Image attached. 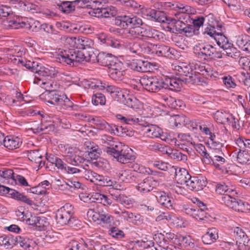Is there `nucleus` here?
<instances>
[{"label": "nucleus", "instance_id": "72a5a7b5", "mask_svg": "<svg viewBox=\"0 0 250 250\" xmlns=\"http://www.w3.org/2000/svg\"><path fill=\"white\" fill-rule=\"evenodd\" d=\"M185 213L197 220H203L205 217L206 212L203 208L188 207L185 208Z\"/></svg>", "mask_w": 250, "mask_h": 250}, {"label": "nucleus", "instance_id": "c03bdc74", "mask_svg": "<svg viewBox=\"0 0 250 250\" xmlns=\"http://www.w3.org/2000/svg\"><path fill=\"white\" fill-rule=\"evenodd\" d=\"M28 159L36 164H39V166L42 167L44 165V162L41 160L42 155L38 150H30L27 152Z\"/></svg>", "mask_w": 250, "mask_h": 250}, {"label": "nucleus", "instance_id": "cd10ccee", "mask_svg": "<svg viewBox=\"0 0 250 250\" xmlns=\"http://www.w3.org/2000/svg\"><path fill=\"white\" fill-rule=\"evenodd\" d=\"M117 58L111 54L106 53L105 52H101L98 54L97 56L96 55L95 58V61L101 65L107 66H110V64H112L113 62Z\"/></svg>", "mask_w": 250, "mask_h": 250}, {"label": "nucleus", "instance_id": "c756f323", "mask_svg": "<svg viewBox=\"0 0 250 250\" xmlns=\"http://www.w3.org/2000/svg\"><path fill=\"white\" fill-rule=\"evenodd\" d=\"M156 198L161 205L169 209L173 208L174 200L167 193L164 191H160L156 195Z\"/></svg>", "mask_w": 250, "mask_h": 250}, {"label": "nucleus", "instance_id": "4d7b16f0", "mask_svg": "<svg viewBox=\"0 0 250 250\" xmlns=\"http://www.w3.org/2000/svg\"><path fill=\"white\" fill-rule=\"evenodd\" d=\"M14 60L17 62V64H21L22 66H25L26 68L31 69V71L35 72L36 67H39L38 63L34 62L26 61L23 60L22 59L14 58Z\"/></svg>", "mask_w": 250, "mask_h": 250}, {"label": "nucleus", "instance_id": "9d476101", "mask_svg": "<svg viewBox=\"0 0 250 250\" xmlns=\"http://www.w3.org/2000/svg\"><path fill=\"white\" fill-rule=\"evenodd\" d=\"M140 83L147 91L151 92L164 88V81L159 77L144 76L140 80Z\"/></svg>", "mask_w": 250, "mask_h": 250}, {"label": "nucleus", "instance_id": "58836bf2", "mask_svg": "<svg viewBox=\"0 0 250 250\" xmlns=\"http://www.w3.org/2000/svg\"><path fill=\"white\" fill-rule=\"evenodd\" d=\"M188 68L187 66H184L183 67L182 66L176 65L175 66L174 69L176 71L177 75L188 77V78L186 79V80L188 82L192 83H196V80L197 78L196 75H194L192 73L187 72Z\"/></svg>", "mask_w": 250, "mask_h": 250}, {"label": "nucleus", "instance_id": "2eb2a0df", "mask_svg": "<svg viewBox=\"0 0 250 250\" xmlns=\"http://www.w3.org/2000/svg\"><path fill=\"white\" fill-rule=\"evenodd\" d=\"M83 148L85 149L83 154H81L84 158L83 161L90 159H96L99 156V149L98 146L94 142L90 141H86L83 144Z\"/></svg>", "mask_w": 250, "mask_h": 250}, {"label": "nucleus", "instance_id": "5fc2aeb1", "mask_svg": "<svg viewBox=\"0 0 250 250\" xmlns=\"http://www.w3.org/2000/svg\"><path fill=\"white\" fill-rule=\"evenodd\" d=\"M125 49L130 53L139 54L141 50L140 44L136 42H125L124 43Z\"/></svg>", "mask_w": 250, "mask_h": 250}, {"label": "nucleus", "instance_id": "4c0bfd02", "mask_svg": "<svg viewBox=\"0 0 250 250\" xmlns=\"http://www.w3.org/2000/svg\"><path fill=\"white\" fill-rule=\"evenodd\" d=\"M96 55L91 50H79V63H84L87 62H95Z\"/></svg>", "mask_w": 250, "mask_h": 250}, {"label": "nucleus", "instance_id": "6ab92c4d", "mask_svg": "<svg viewBox=\"0 0 250 250\" xmlns=\"http://www.w3.org/2000/svg\"><path fill=\"white\" fill-rule=\"evenodd\" d=\"M56 58V61L61 63L71 65L74 62H77L78 53L73 49H71L69 51V54H66L62 52L61 54H57Z\"/></svg>", "mask_w": 250, "mask_h": 250}, {"label": "nucleus", "instance_id": "e2e57ef3", "mask_svg": "<svg viewBox=\"0 0 250 250\" xmlns=\"http://www.w3.org/2000/svg\"><path fill=\"white\" fill-rule=\"evenodd\" d=\"M237 161L242 164H250V155L246 151H239L237 153Z\"/></svg>", "mask_w": 250, "mask_h": 250}, {"label": "nucleus", "instance_id": "774afa93", "mask_svg": "<svg viewBox=\"0 0 250 250\" xmlns=\"http://www.w3.org/2000/svg\"><path fill=\"white\" fill-rule=\"evenodd\" d=\"M49 225L47 219L43 216H38L36 227L40 230H44Z\"/></svg>", "mask_w": 250, "mask_h": 250}, {"label": "nucleus", "instance_id": "aec40b11", "mask_svg": "<svg viewBox=\"0 0 250 250\" xmlns=\"http://www.w3.org/2000/svg\"><path fill=\"white\" fill-rule=\"evenodd\" d=\"M101 5V6H102ZM94 13L95 16L98 18H109L110 17H114L117 14V9L113 6L106 8H103L102 6H97L96 7L93 8Z\"/></svg>", "mask_w": 250, "mask_h": 250}, {"label": "nucleus", "instance_id": "393cba45", "mask_svg": "<svg viewBox=\"0 0 250 250\" xmlns=\"http://www.w3.org/2000/svg\"><path fill=\"white\" fill-rule=\"evenodd\" d=\"M110 195L114 200L127 208H130L133 206V200L125 194L120 193V191L115 190L114 192L110 193Z\"/></svg>", "mask_w": 250, "mask_h": 250}, {"label": "nucleus", "instance_id": "ddd939ff", "mask_svg": "<svg viewBox=\"0 0 250 250\" xmlns=\"http://www.w3.org/2000/svg\"><path fill=\"white\" fill-rule=\"evenodd\" d=\"M73 214V207L69 204H66L57 211L56 218L58 223L62 226L66 225L70 220Z\"/></svg>", "mask_w": 250, "mask_h": 250}, {"label": "nucleus", "instance_id": "0e129e2a", "mask_svg": "<svg viewBox=\"0 0 250 250\" xmlns=\"http://www.w3.org/2000/svg\"><path fill=\"white\" fill-rule=\"evenodd\" d=\"M227 162L222 156L214 155L212 162V165L217 168L222 170L223 166Z\"/></svg>", "mask_w": 250, "mask_h": 250}, {"label": "nucleus", "instance_id": "a878e982", "mask_svg": "<svg viewBox=\"0 0 250 250\" xmlns=\"http://www.w3.org/2000/svg\"><path fill=\"white\" fill-rule=\"evenodd\" d=\"M97 38L102 44H105L106 46L118 48L122 45V42L120 41L108 36L103 33L99 34Z\"/></svg>", "mask_w": 250, "mask_h": 250}, {"label": "nucleus", "instance_id": "8fccbe9b", "mask_svg": "<svg viewBox=\"0 0 250 250\" xmlns=\"http://www.w3.org/2000/svg\"><path fill=\"white\" fill-rule=\"evenodd\" d=\"M117 1L120 2L126 7L130 8L137 14L139 12V9L142 5L133 0H116L114 1H109V2L115 3Z\"/></svg>", "mask_w": 250, "mask_h": 250}, {"label": "nucleus", "instance_id": "bf43d9fd", "mask_svg": "<svg viewBox=\"0 0 250 250\" xmlns=\"http://www.w3.org/2000/svg\"><path fill=\"white\" fill-rule=\"evenodd\" d=\"M177 239L181 246L186 247L193 245V240L189 235H180L178 236Z\"/></svg>", "mask_w": 250, "mask_h": 250}, {"label": "nucleus", "instance_id": "4be33fe9", "mask_svg": "<svg viewBox=\"0 0 250 250\" xmlns=\"http://www.w3.org/2000/svg\"><path fill=\"white\" fill-rule=\"evenodd\" d=\"M131 69L140 72L150 71L152 69V64L146 61L133 60L130 63Z\"/></svg>", "mask_w": 250, "mask_h": 250}, {"label": "nucleus", "instance_id": "20e7f679", "mask_svg": "<svg viewBox=\"0 0 250 250\" xmlns=\"http://www.w3.org/2000/svg\"><path fill=\"white\" fill-rule=\"evenodd\" d=\"M87 216L90 220L103 227H110L114 224V216L106 213L104 210L90 209L87 211Z\"/></svg>", "mask_w": 250, "mask_h": 250}, {"label": "nucleus", "instance_id": "a19ab883", "mask_svg": "<svg viewBox=\"0 0 250 250\" xmlns=\"http://www.w3.org/2000/svg\"><path fill=\"white\" fill-rule=\"evenodd\" d=\"M15 240L12 235H3L0 237V246L6 249H11L16 245Z\"/></svg>", "mask_w": 250, "mask_h": 250}, {"label": "nucleus", "instance_id": "3c124183", "mask_svg": "<svg viewBox=\"0 0 250 250\" xmlns=\"http://www.w3.org/2000/svg\"><path fill=\"white\" fill-rule=\"evenodd\" d=\"M122 217L126 219L127 221L134 224H138L141 221V216L139 214L127 211L122 212Z\"/></svg>", "mask_w": 250, "mask_h": 250}, {"label": "nucleus", "instance_id": "4468645a", "mask_svg": "<svg viewBox=\"0 0 250 250\" xmlns=\"http://www.w3.org/2000/svg\"><path fill=\"white\" fill-rule=\"evenodd\" d=\"M152 16V18L151 20L159 22H164L165 20H167V23L169 24L167 28L170 31H173L174 28L180 29L179 28V26L182 27V24L185 25L183 22L179 20H177L174 19H167L163 12L155 9H154Z\"/></svg>", "mask_w": 250, "mask_h": 250}, {"label": "nucleus", "instance_id": "0eeeda50", "mask_svg": "<svg viewBox=\"0 0 250 250\" xmlns=\"http://www.w3.org/2000/svg\"><path fill=\"white\" fill-rule=\"evenodd\" d=\"M141 130L142 134L148 137L160 138L161 140L168 142L169 140L174 141L176 144V139L172 140L171 138V134L169 133L164 134L162 129L157 125H149L141 126Z\"/></svg>", "mask_w": 250, "mask_h": 250}, {"label": "nucleus", "instance_id": "864d4df0", "mask_svg": "<svg viewBox=\"0 0 250 250\" xmlns=\"http://www.w3.org/2000/svg\"><path fill=\"white\" fill-rule=\"evenodd\" d=\"M155 240L158 245V247L155 248L156 250H171L168 247L167 242L163 234L160 233L158 236H156Z\"/></svg>", "mask_w": 250, "mask_h": 250}, {"label": "nucleus", "instance_id": "423d86ee", "mask_svg": "<svg viewBox=\"0 0 250 250\" xmlns=\"http://www.w3.org/2000/svg\"><path fill=\"white\" fill-rule=\"evenodd\" d=\"M116 90L112 94L116 93L119 100L127 106L136 112H140L144 108L143 104L132 95H129L115 87Z\"/></svg>", "mask_w": 250, "mask_h": 250}, {"label": "nucleus", "instance_id": "9b49d317", "mask_svg": "<svg viewBox=\"0 0 250 250\" xmlns=\"http://www.w3.org/2000/svg\"><path fill=\"white\" fill-rule=\"evenodd\" d=\"M217 29L218 30L217 34L214 36V40L217 44L224 50L226 55L230 57L234 58L237 55L232 52V50H235V48H230L231 44L229 42L227 38L223 35L224 28L222 24L217 25Z\"/></svg>", "mask_w": 250, "mask_h": 250}, {"label": "nucleus", "instance_id": "7c9ffc66", "mask_svg": "<svg viewBox=\"0 0 250 250\" xmlns=\"http://www.w3.org/2000/svg\"><path fill=\"white\" fill-rule=\"evenodd\" d=\"M173 170L175 171V180L179 184H185L187 186L188 181L191 177L188 171L185 168H176L175 167Z\"/></svg>", "mask_w": 250, "mask_h": 250}, {"label": "nucleus", "instance_id": "39448f33", "mask_svg": "<svg viewBox=\"0 0 250 250\" xmlns=\"http://www.w3.org/2000/svg\"><path fill=\"white\" fill-rule=\"evenodd\" d=\"M79 86L83 88L84 90L91 89L97 91L106 92L110 94H112L116 90L115 86L110 85L107 83L99 80L89 81L83 79L79 83Z\"/></svg>", "mask_w": 250, "mask_h": 250}, {"label": "nucleus", "instance_id": "b1692460", "mask_svg": "<svg viewBox=\"0 0 250 250\" xmlns=\"http://www.w3.org/2000/svg\"><path fill=\"white\" fill-rule=\"evenodd\" d=\"M206 186V182L203 177H190L187 185V188L192 191H199Z\"/></svg>", "mask_w": 250, "mask_h": 250}, {"label": "nucleus", "instance_id": "bb28decb", "mask_svg": "<svg viewBox=\"0 0 250 250\" xmlns=\"http://www.w3.org/2000/svg\"><path fill=\"white\" fill-rule=\"evenodd\" d=\"M214 50V47L207 43H198L194 47L195 53L200 56L210 57Z\"/></svg>", "mask_w": 250, "mask_h": 250}, {"label": "nucleus", "instance_id": "f8f14e48", "mask_svg": "<svg viewBox=\"0 0 250 250\" xmlns=\"http://www.w3.org/2000/svg\"><path fill=\"white\" fill-rule=\"evenodd\" d=\"M8 26L12 28H19L20 27L25 28L30 31L37 32L41 28V23L33 19H28L21 22H17L15 21H9Z\"/></svg>", "mask_w": 250, "mask_h": 250}, {"label": "nucleus", "instance_id": "37998d69", "mask_svg": "<svg viewBox=\"0 0 250 250\" xmlns=\"http://www.w3.org/2000/svg\"><path fill=\"white\" fill-rule=\"evenodd\" d=\"M210 66L206 63H201L198 62L196 63L194 66L195 71L194 72H192L194 75H196L197 79L196 80V83L199 81V77L196 75V73L200 74L205 77H207L208 71H210Z\"/></svg>", "mask_w": 250, "mask_h": 250}, {"label": "nucleus", "instance_id": "09e8293b", "mask_svg": "<svg viewBox=\"0 0 250 250\" xmlns=\"http://www.w3.org/2000/svg\"><path fill=\"white\" fill-rule=\"evenodd\" d=\"M168 223L176 227H186L188 224L187 222L182 217L170 213Z\"/></svg>", "mask_w": 250, "mask_h": 250}, {"label": "nucleus", "instance_id": "6e6d98bb", "mask_svg": "<svg viewBox=\"0 0 250 250\" xmlns=\"http://www.w3.org/2000/svg\"><path fill=\"white\" fill-rule=\"evenodd\" d=\"M101 141L105 146H107V152L109 148H116V146H118L117 143H120V142L116 141V139L113 138L112 137L106 135H104L102 136Z\"/></svg>", "mask_w": 250, "mask_h": 250}, {"label": "nucleus", "instance_id": "680f3d73", "mask_svg": "<svg viewBox=\"0 0 250 250\" xmlns=\"http://www.w3.org/2000/svg\"><path fill=\"white\" fill-rule=\"evenodd\" d=\"M91 101L94 105H104L105 104L106 99L103 94L96 93L93 95Z\"/></svg>", "mask_w": 250, "mask_h": 250}, {"label": "nucleus", "instance_id": "c9c22d12", "mask_svg": "<svg viewBox=\"0 0 250 250\" xmlns=\"http://www.w3.org/2000/svg\"><path fill=\"white\" fill-rule=\"evenodd\" d=\"M177 53L176 50L165 45H157L155 54L158 56L172 58Z\"/></svg>", "mask_w": 250, "mask_h": 250}, {"label": "nucleus", "instance_id": "1a4fd4ad", "mask_svg": "<svg viewBox=\"0 0 250 250\" xmlns=\"http://www.w3.org/2000/svg\"><path fill=\"white\" fill-rule=\"evenodd\" d=\"M233 195L226 194L222 197V202L228 207L238 212H247L250 211V205L240 200H236L232 197Z\"/></svg>", "mask_w": 250, "mask_h": 250}, {"label": "nucleus", "instance_id": "49530a36", "mask_svg": "<svg viewBox=\"0 0 250 250\" xmlns=\"http://www.w3.org/2000/svg\"><path fill=\"white\" fill-rule=\"evenodd\" d=\"M120 180L125 183H130L134 179V172L130 169L120 171L118 174Z\"/></svg>", "mask_w": 250, "mask_h": 250}, {"label": "nucleus", "instance_id": "ea45409f", "mask_svg": "<svg viewBox=\"0 0 250 250\" xmlns=\"http://www.w3.org/2000/svg\"><path fill=\"white\" fill-rule=\"evenodd\" d=\"M116 0H79V7L82 8H94L97 6H100L102 4H105L109 1H114Z\"/></svg>", "mask_w": 250, "mask_h": 250}, {"label": "nucleus", "instance_id": "2f4dec72", "mask_svg": "<svg viewBox=\"0 0 250 250\" xmlns=\"http://www.w3.org/2000/svg\"><path fill=\"white\" fill-rule=\"evenodd\" d=\"M182 82L177 78H166L164 81V88L172 91H180L182 86Z\"/></svg>", "mask_w": 250, "mask_h": 250}, {"label": "nucleus", "instance_id": "7ed1b4c3", "mask_svg": "<svg viewBox=\"0 0 250 250\" xmlns=\"http://www.w3.org/2000/svg\"><path fill=\"white\" fill-rule=\"evenodd\" d=\"M116 148H108L107 153L112 155L118 162L126 164L135 159L132 150L127 146L123 145L122 143H118Z\"/></svg>", "mask_w": 250, "mask_h": 250}, {"label": "nucleus", "instance_id": "f3484780", "mask_svg": "<svg viewBox=\"0 0 250 250\" xmlns=\"http://www.w3.org/2000/svg\"><path fill=\"white\" fill-rule=\"evenodd\" d=\"M213 117L215 121L219 124H228L232 126L235 125L236 121L234 117L226 111L218 110L214 113Z\"/></svg>", "mask_w": 250, "mask_h": 250}, {"label": "nucleus", "instance_id": "473e14b6", "mask_svg": "<svg viewBox=\"0 0 250 250\" xmlns=\"http://www.w3.org/2000/svg\"><path fill=\"white\" fill-rule=\"evenodd\" d=\"M80 167H82L83 168L82 169H79V173H81L82 177H83L85 179L94 183L102 182L103 177L101 175L91 171L86 170L84 167L79 165Z\"/></svg>", "mask_w": 250, "mask_h": 250}, {"label": "nucleus", "instance_id": "6e6552de", "mask_svg": "<svg viewBox=\"0 0 250 250\" xmlns=\"http://www.w3.org/2000/svg\"><path fill=\"white\" fill-rule=\"evenodd\" d=\"M45 95H47L48 100H47V102L48 103L60 106V109H66L71 108L73 106L72 102L65 95H59L53 89Z\"/></svg>", "mask_w": 250, "mask_h": 250}, {"label": "nucleus", "instance_id": "13d9d810", "mask_svg": "<svg viewBox=\"0 0 250 250\" xmlns=\"http://www.w3.org/2000/svg\"><path fill=\"white\" fill-rule=\"evenodd\" d=\"M216 192L220 194H223L224 196L226 194L234 195L236 194L235 191L232 189L229 188L225 184H218L216 186Z\"/></svg>", "mask_w": 250, "mask_h": 250}, {"label": "nucleus", "instance_id": "a18cd8bd", "mask_svg": "<svg viewBox=\"0 0 250 250\" xmlns=\"http://www.w3.org/2000/svg\"><path fill=\"white\" fill-rule=\"evenodd\" d=\"M116 117L118 120L126 124L131 125H137L139 124L140 122V120L138 117L131 115L123 116L119 114H117Z\"/></svg>", "mask_w": 250, "mask_h": 250}, {"label": "nucleus", "instance_id": "69168bd1", "mask_svg": "<svg viewBox=\"0 0 250 250\" xmlns=\"http://www.w3.org/2000/svg\"><path fill=\"white\" fill-rule=\"evenodd\" d=\"M247 139L242 137H238L235 140V148L239 151L247 150Z\"/></svg>", "mask_w": 250, "mask_h": 250}, {"label": "nucleus", "instance_id": "5701e85b", "mask_svg": "<svg viewBox=\"0 0 250 250\" xmlns=\"http://www.w3.org/2000/svg\"><path fill=\"white\" fill-rule=\"evenodd\" d=\"M16 245H19L20 247L26 250H35L37 244L35 241L25 236H15Z\"/></svg>", "mask_w": 250, "mask_h": 250}, {"label": "nucleus", "instance_id": "338daca9", "mask_svg": "<svg viewBox=\"0 0 250 250\" xmlns=\"http://www.w3.org/2000/svg\"><path fill=\"white\" fill-rule=\"evenodd\" d=\"M152 165L154 167L164 171H166L169 169L173 170V169H174V167L169 165L167 163L162 161H154L152 163Z\"/></svg>", "mask_w": 250, "mask_h": 250}, {"label": "nucleus", "instance_id": "c85d7f7f", "mask_svg": "<svg viewBox=\"0 0 250 250\" xmlns=\"http://www.w3.org/2000/svg\"><path fill=\"white\" fill-rule=\"evenodd\" d=\"M22 143L21 138L14 135L7 136L4 139V146L10 150L19 148Z\"/></svg>", "mask_w": 250, "mask_h": 250}, {"label": "nucleus", "instance_id": "dca6fc26", "mask_svg": "<svg viewBox=\"0 0 250 250\" xmlns=\"http://www.w3.org/2000/svg\"><path fill=\"white\" fill-rule=\"evenodd\" d=\"M109 75L112 79L120 80L125 73V68L123 63L117 59L108 67Z\"/></svg>", "mask_w": 250, "mask_h": 250}, {"label": "nucleus", "instance_id": "de8ad7c7", "mask_svg": "<svg viewBox=\"0 0 250 250\" xmlns=\"http://www.w3.org/2000/svg\"><path fill=\"white\" fill-rule=\"evenodd\" d=\"M78 148L77 147H70L68 149L66 160L68 163L73 166H77L78 161V155L77 153Z\"/></svg>", "mask_w": 250, "mask_h": 250}, {"label": "nucleus", "instance_id": "f257e3e1", "mask_svg": "<svg viewBox=\"0 0 250 250\" xmlns=\"http://www.w3.org/2000/svg\"><path fill=\"white\" fill-rule=\"evenodd\" d=\"M114 22L120 27L131 26V28L122 31L121 34L123 38L130 40L153 38L159 40L163 38V34L161 32L149 27L140 26L142 21L136 17H130L125 15L118 16L115 19Z\"/></svg>", "mask_w": 250, "mask_h": 250}, {"label": "nucleus", "instance_id": "e433bc0d", "mask_svg": "<svg viewBox=\"0 0 250 250\" xmlns=\"http://www.w3.org/2000/svg\"><path fill=\"white\" fill-rule=\"evenodd\" d=\"M218 238V231L215 228L208 229V231L202 236L203 242L210 245Z\"/></svg>", "mask_w": 250, "mask_h": 250}, {"label": "nucleus", "instance_id": "052dcab7", "mask_svg": "<svg viewBox=\"0 0 250 250\" xmlns=\"http://www.w3.org/2000/svg\"><path fill=\"white\" fill-rule=\"evenodd\" d=\"M188 119L187 118L184 116L176 115L172 117L169 119L170 123L171 125H175V126H178L182 125L185 124L187 123Z\"/></svg>", "mask_w": 250, "mask_h": 250}, {"label": "nucleus", "instance_id": "f03ea898", "mask_svg": "<svg viewBox=\"0 0 250 250\" xmlns=\"http://www.w3.org/2000/svg\"><path fill=\"white\" fill-rule=\"evenodd\" d=\"M84 121L89 123L91 125L96 126L97 129L105 130L116 134L118 136H131V131L127 130L122 126H116V125L110 126L104 120L99 117H93L87 114H79V121Z\"/></svg>", "mask_w": 250, "mask_h": 250}, {"label": "nucleus", "instance_id": "79ce46f5", "mask_svg": "<svg viewBox=\"0 0 250 250\" xmlns=\"http://www.w3.org/2000/svg\"><path fill=\"white\" fill-rule=\"evenodd\" d=\"M8 192L11 197L14 199L21 201L30 206H32L34 204L33 201L23 193H20L14 189H10Z\"/></svg>", "mask_w": 250, "mask_h": 250}, {"label": "nucleus", "instance_id": "412c9836", "mask_svg": "<svg viewBox=\"0 0 250 250\" xmlns=\"http://www.w3.org/2000/svg\"><path fill=\"white\" fill-rule=\"evenodd\" d=\"M157 182L151 177H147L138 183L137 189L141 193L145 194L151 191L156 186Z\"/></svg>", "mask_w": 250, "mask_h": 250}, {"label": "nucleus", "instance_id": "603ef678", "mask_svg": "<svg viewBox=\"0 0 250 250\" xmlns=\"http://www.w3.org/2000/svg\"><path fill=\"white\" fill-rule=\"evenodd\" d=\"M78 1V0H74L72 1H60V3H58L57 5L60 11L64 13H69L75 9V7L72 5V2Z\"/></svg>", "mask_w": 250, "mask_h": 250}, {"label": "nucleus", "instance_id": "a211bd4d", "mask_svg": "<svg viewBox=\"0 0 250 250\" xmlns=\"http://www.w3.org/2000/svg\"><path fill=\"white\" fill-rule=\"evenodd\" d=\"M79 198L84 202L90 200L91 202L102 204L106 207L110 206L112 202L106 196L98 192L93 193L90 197L89 196H84L79 194Z\"/></svg>", "mask_w": 250, "mask_h": 250}, {"label": "nucleus", "instance_id": "f704fd0d", "mask_svg": "<svg viewBox=\"0 0 250 250\" xmlns=\"http://www.w3.org/2000/svg\"><path fill=\"white\" fill-rule=\"evenodd\" d=\"M167 6L170 7L172 10L177 11L180 13L189 15L193 13L194 11L190 6L178 2H168Z\"/></svg>", "mask_w": 250, "mask_h": 250}]
</instances>
